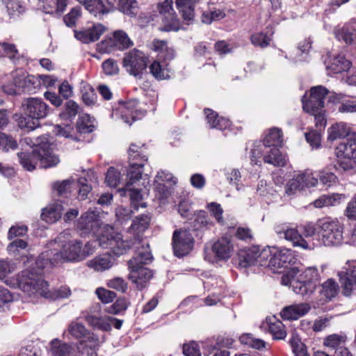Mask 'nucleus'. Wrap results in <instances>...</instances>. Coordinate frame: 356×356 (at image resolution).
I'll list each match as a JSON object with an SVG mask.
<instances>
[{
  "label": "nucleus",
  "instance_id": "obj_1",
  "mask_svg": "<svg viewBox=\"0 0 356 356\" xmlns=\"http://www.w3.org/2000/svg\"><path fill=\"white\" fill-rule=\"evenodd\" d=\"M42 271V268L35 273L29 270L22 271L17 279L19 287L29 294L38 293L51 300L67 298L71 295V290L67 286H62L51 291L48 290V283L41 276Z\"/></svg>",
  "mask_w": 356,
  "mask_h": 356
},
{
  "label": "nucleus",
  "instance_id": "obj_2",
  "mask_svg": "<svg viewBox=\"0 0 356 356\" xmlns=\"http://www.w3.org/2000/svg\"><path fill=\"white\" fill-rule=\"evenodd\" d=\"M320 280V275L315 267H308L300 271L297 267H292L281 277V284L290 286L296 294L309 298L315 291Z\"/></svg>",
  "mask_w": 356,
  "mask_h": 356
},
{
  "label": "nucleus",
  "instance_id": "obj_3",
  "mask_svg": "<svg viewBox=\"0 0 356 356\" xmlns=\"http://www.w3.org/2000/svg\"><path fill=\"white\" fill-rule=\"evenodd\" d=\"M17 156L22 166L28 171L35 170L38 162L43 168L54 167L60 162L58 156L54 153L51 144L47 141H42L31 152H19Z\"/></svg>",
  "mask_w": 356,
  "mask_h": 356
},
{
  "label": "nucleus",
  "instance_id": "obj_4",
  "mask_svg": "<svg viewBox=\"0 0 356 356\" xmlns=\"http://www.w3.org/2000/svg\"><path fill=\"white\" fill-rule=\"evenodd\" d=\"M83 243L80 240H72L65 242L60 251L47 250L38 257L36 264L38 268H44L46 266L56 265L63 261H79L84 259L81 252Z\"/></svg>",
  "mask_w": 356,
  "mask_h": 356
},
{
  "label": "nucleus",
  "instance_id": "obj_5",
  "mask_svg": "<svg viewBox=\"0 0 356 356\" xmlns=\"http://www.w3.org/2000/svg\"><path fill=\"white\" fill-rule=\"evenodd\" d=\"M320 229L321 241L325 246L331 247L339 245L343 240V227L339 220L326 218L317 222Z\"/></svg>",
  "mask_w": 356,
  "mask_h": 356
},
{
  "label": "nucleus",
  "instance_id": "obj_6",
  "mask_svg": "<svg viewBox=\"0 0 356 356\" xmlns=\"http://www.w3.org/2000/svg\"><path fill=\"white\" fill-rule=\"evenodd\" d=\"M110 229L113 231L112 227ZM140 243L141 240L136 238L134 241L123 240L120 234H115L113 232L102 234L99 238V245L103 248H110L117 257L122 255L131 248Z\"/></svg>",
  "mask_w": 356,
  "mask_h": 356
},
{
  "label": "nucleus",
  "instance_id": "obj_7",
  "mask_svg": "<svg viewBox=\"0 0 356 356\" xmlns=\"http://www.w3.org/2000/svg\"><path fill=\"white\" fill-rule=\"evenodd\" d=\"M134 45L133 41L124 30H115L111 37L102 40L97 44V49L102 53H111L114 50L123 51Z\"/></svg>",
  "mask_w": 356,
  "mask_h": 356
},
{
  "label": "nucleus",
  "instance_id": "obj_8",
  "mask_svg": "<svg viewBox=\"0 0 356 356\" xmlns=\"http://www.w3.org/2000/svg\"><path fill=\"white\" fill-rule=\"evenodd\" d=\"M270 259L268 264V267L274 273L284 274L297 261L296 256L294 252L290 249H281L277 250L273 255H270Z\"/></svg>",
  "mask_w": 356,
  "mask_h": 356
},
{
  "label": "nucleus",
  "instance_id": "obj_9",
  "mask_svg": "<svg viewBox=\"0 0 356 356\" xmlns=\"http://www.w3.org/2000/svg\"><path fill=\"white\" fill-rule=\"evenodd\" d=\"M329 90L323 86H316L311 88L310 95L305 99L306 95L302 97V108L308 113L321 112L325 106V99Z\"/></svg>",
  "mask_w": 356,
  "mask_h": 356
},
{
  "label": "nucleus",
  "instance_id": "obj_10",
  "mask_svg": "<svg viewBox=\"0 0 356 356\" xmlns=\"http://www.w3.org/2000/svg\"><path fill=\"white\" fill-rule=\"evenodd\" d=\"M147 58L142 51L134 49L125 54L122 65L129 74L141 77L147 67Z\"/></svg>",
  "mask_w": 356,
  "mask_h": 356
},
{
  "label": "nucleus",
  "instance_id": "obj_11",
  "mask_svg": "<svg viewBox=\"0 0 356 356\" xmlns=\"http://www.w3.org/2000/svg\"><path fill=\"white\" fill-rule=\"evenodd\" d=\"M172 4V0H165L157 4L158 10L163 15V25L159 28L161 31L170 32L179 30V20L175 15Z\"/></svg>",
  "mask_w": 356,
  "mask_h": 356
},
{
  "label": "nucleus",
  "instance_id": "obj_12",
  "mask_svg": "<svg viewBox=\"0 0 356 356\" xmlns=\"http://www.w3.org/2000/svg\"><path fill=\"white\" fill-rule=\"evenodd\" d=\"M270 255L269 249H263L261 251L258 247H252L240 252L238 264L243 268H247L252 265L264 266L266 264V260Z\"/></svg>",
  "mask_w": 356,
  "mask_h": 356
},
{
  "label": "nucleus",
  "instance_id": "obj_13",
  "mask_svg": "<svg viewBox=\"0 0 356 356\" xmlns=\"http://www.w3.org/2000/svg\"><path fill=\"white\" fill-rule=\"evenodd\" d=\"M194 245V238L186 229H176L172 235V247L174 254L178 257L187 255Z\"/></svg>",
  "mask_w": 356,
  "mask_h": 356
},
{
  "label": "nucleus",
  "instance_id": "obj_14",
  "mask_svg": "<svg viewBox=\"0 0 356 356\" xmlns=\"http://www.w3.org/2000/svg\"><path fill=\"white\" fill-rule=\"evenodd\" d=\"M22 108L26 116L36 120L45 118L50 110L49 106L42 99L37 97L24 99L22 103Z\"/></svg>",
  "mask_w": 356,
  "mask_h": 356
},
{
  "label": "nucleus",
  "instance_id": "obj_15",
  "mask_svg": "<svg viewBox=\"0 0 356 356\" xmlns=\"http://www.w3.org/2000/svg\"><path fill=\"white\" fill-rule=\"evenodd\" d=\"M138 101L131 99L126 102H120L115 114L119 115L124 122L129 125L145 115V111L137 108Z\"/></svg>",
  "mask_w": 356,
  "mask_h": 356
},
{
  "label": "nucleus",
  "instance_id": "obj_16",
  "mask_svg": "<svg viewBox=\"0 0 356 356\" xmlns=\"http://www.w3.org/2000/svg\"><path fill=\"white\" fill-rule=\"evenodd\" d=\"M134 261H128L129 274L128 278L134 283L140 290L146 286L147 283L153 277L152 271L143 266H134Z\"/></svg>",
  "mask_w": 356,
  "mask_h": 356
},
{
  "label": "nucleus",
  "instance_id": "obj_17",
  "mask_svg": "<svg viewBox=\"0 0 356 356\" xmlns=\"http://www.w3.org/2000/svg\"><path fill=\"white\" fill-rule=\"evenodd\" d=\"M100 309L101 305L99 303L93 305L89 311L83 312V318L94 329L109 331L111 330L112 326L109 323L108 316H97L94 314L95 312H99Z\"/></svg>",
  "mask_w": 356,
  "mask_h": 356
},
{
  "label": "nucleus",
  "instance_id": "obj_18",
  "mask_svg": "<svg viewBox=\"0 0 356 356\" xmlns=\"http://www.w3.org/2000/svg\"><path fill=\"white\" fill-rule=\"evenodd\" d=\"M343 293L349 296L356 287V265H348L345 270L338 273Z\"/></svg>",
  "mask_w": 356,
  "mask_h": 356
},
{
  "label": "nucleus",
  "instance_id": "obj_19",
  "mask_svg": "<svg viewBox=\"0 0 356 356\" xmlns=\"http://www.w3.org/2000/svg\"><path fill=\"white\" fill-rule=\"evenodd\" d=\"M335 154L338 159H356V134L340 143L335 148Z\"/></svg>",
  "mask_w": 356,
  "mask_h": 356
},
{
  "label": "nucleus",
  "instance_id": "obj_20",
  "mask_svg": "<svg viewBox=\"0 0 356 356\" xmlns=\"http://www.w3.org/2000/svg\"><path fill=\"white\" fill-rule=\"evenodd\" d=\"M276 232L280 234L281 237H284L287 241H291L293 246L300 247L304 250L310 248L307 241L303 238L302 236L296 228L277 227L276 228Z\"/></svg>",
  "mask_w": 356,
  "mask_h": 356
},
{
  "label": "nucleus",
  "instance_id": "obj_21",
  "mask_svg": "<svg viewBox=\"0 0 356 356\" xmlns=\"http://www.w3.org/2000/svg\"><path fill=\"white\" fill-rule=\"evenodd\" d=\"M211 250L217 259L227 260L232 256L234 246L229 238L223 236L213 244Z\"/></svg>",
  "mask_w": 356,
  "mask_h": 356
},
{
  "label": "nucleus",
  "instance_id": "obj_22",
  "mask_svg": "<svg viewBox=\"0 0 356 356\" xmlns=\"http://www.w3.org/2000/svg\"><path fill=\"white\" fill-rule=\"evenodd\" d=\"M106 28L102 24H94L91 28L74 31L76 38L83 43H90L97 40L104 33Z\"/></svg>",
  "mask_w": 356,
  "mask_h": 356
},
{
  "label": "nucleus",
  "instance_id": "obj_23",
  "mask_svg": "<svg viewBox=\"0 0 356 356\" xmlns=\"http://www.w3.org/2000/svg\"><path fill=\"white\" fill-rule=\"evenodd\" d=\"M116 263V258L110 253L96 256L88 262L89 268L97 272H103L110 269Z\"/></svg>",
  "mask_w": 356,
  "mask_h": 356
},
{
  "label": "nucleus",
  "instance_id": "obj_24",
  "mask_svg": "<svg viewBox=\"0 0 356 356\" xmlns=\"http://www.w3.org/2000/svg\"><path fill=\"white\" fill-rule=\"evenodd\" d=\"M99 213L89 209L79 218L77 227L85 232H95L99 226Z\"/></svg>",
  "mask_w": 356,
  "mask_h": 356
},
{
  "label": "nucleus",
  "instance_id": "obj_25",
  "mask_svg": "<svg viewBox=\"0 0 356 356\" xmlns=\"http://www.w3.org/2000/svg\"><path fill=\"white\" fill-rule=\"evenodd\" d=\"M310 309L311 307L308 303L291 305L284 307L280 315L286 320H297L307 314Z\"/></svg>",
  "mask_w": 356,
  "mask_h": 356
},
{
  "label": "nucleus",
  "instance_id": "obj_26",
  "mask_svg": "<svg viewBox=\"0 0 356 356\" xmlns=\"http://www.w3.org/2000/svg\"><path fill=\"white\" fill-rule=\"evenodd\" d=\"M136 248L135 256L128 261H134V266H143V265L149 264L153 257L149 249L148 243H144L142 241L140 244L134 246Z\"/></svg>",
  "mask_w": 356,
  "mask_h": 356
},
{
  "label": "nucleus",
  "instance_id": "obj_27",
  "mask_svg": "<svg viewBox=\"0 0 356 356\" xmlns=\"http://www.w3.org/2000/svg\"><path fill=\"white\" fill-rule=\"evenodd\" d=\"M63 211L64 208L61 203L56 202L42 210L41 218L47 222L54 223L61 218Z\"/></svg>",
  "mask_w": 356,
  "mask_h": 356
},
{
  "label": "nucleus",
  "instance_id": "obj_28",
  "mask_svg": "<svg viewBox=\"0 0 356 356\" xmlns=\"http://www.w3.org/2000/svg\"><path fill=\"white\" fill-rule=\"evenodd\" d=\"M68 332L72 337L77 339L90 341H95L93 334L83 323L72 321L68 326Z\"/></svg>",
  "mask_w": 356,
  "mask_h": 356
},
{
  "label": "nucleus",
  "instance_id": "obj_29",
  "mask_svg": "<svg viewBox=\"0 0 356 356\" xmlns=\"http://www.w3.org/2000/svg\"><path fill=\"white\" fill-rule=\"evenodd\" d=\"M336 38L351 44L356 42V22L344 25L336 32Z\"/></svg>",
  "mask_w": 356,
  "mask_h": 356
},
{
  "label": "nucleus",
  "instance_id": "obj_30",
  "mask_svg": "<svg viewBox=\"0 0 356 356\" xmlns=\"http://www.w3.org/2000/svg\"><path fill=\"white\" fill-rule=\"evenodd\" d=\"M346 198L344 194L332 193L331 195H323L314 202L316 208L323 207H331L339 204Z\"/></svg>",
  "mask_w": 356,
  "mask_h": 356
},
{
  "label": "nucleus",
  "instance_id": "obj_31",
  "mask_svg": "<svg viewBox=\"0 0 356 356\" xmlns=\"http://www.w3.org/2000/svg\"><path fill=\"white\" fill-rule=\"evenodd\" d=\"M83 6L91 15L99 19L110 12V8L102 0H88Z\"/></svg>",
  "mask_w": 356,
  "mask_h": 356
},
{
  "label": "nucleus",
  "instance_id": "obj_32",
  "mask_svg": "<svg viewBox=\"0 0 356 356\" xmlns=\"http://www.w3.org/2000/svg\"><path fill=\"white\" fill-rule=\"evenodd\" d=\"M327 133V140L334 141L348 136L350 133V128L345 122H339L330 127Z\"/></svg>",
  "mask_w": 356,
  "mask_h": 356
},
{
  "label": "nucleus",
  "instance_id": "obj_33",
  "mask_svg": "<svg viewBox=\"0 0 356 356\" xmlns=\"http://www.w3.org/2000/svg\"><path fill=\"white\" fill-rule=\"evenodd\" d=\"M16 84L19 86L22 92H31L35 88V78L32 75H26L23 72H15Z\"/></svg>",
  "mask_w": 356,
  "mask_h": 356
},
{
  "label": "nucleus",
  "instance_id": "obj_34",
  "mask_svg": "<svg viewBox=\"0 0 356 356\" xmlns=\"http://www.w3.org/2000/svg\"><path fill=\"white\" fill-rule=\"evenodd\" d=\"M343 95L341 94H334L330 96V100L334 103H340L338 111L341 113H356V100H344L341 102Z\"/></svg>",
  "mask_w": 356,
  "mask_h": 356
},
{
  "label": "nucleus",
  "instance_id": "obj_35",
  "mask_svg": "<svg viewBox=\"0 0 356 356\" xmlns=\"http://www.w3.org/2000/svg\"><path fill=\"white\" fill-rule=\"evenodd\" d=\"M143 165L144 164L143 163H135L134 161H130L127 175L128 180L126 185H127V186L133 185L141 179L143 172Z\"/></svg>",
  "mask_w": 356,
  "mask_h": 356
},
{
  "label": "nucleus",
  "instance_id": "obj_36",
  "mask_svg": "<svg viewBox=\"0 0 356 356\" xmlns=\"http://www.w3.org/2000/svg\"><path fill=\"white\" fill-rule=\"evenodd\" d=\"M152 49L158 52L159 56L164 60H171L174 58L173 49L168 47L165 40H154L152 43Z\"/></svg>",
  "mask_w": 356,
  "mask_h": 356
},
{
  "label": "nucleus",
  "instance_id": "obj_37",
  "mask_svg": "<svg viewBox=\"0 0 356 356\" xmlns=\"http://www.w3.org/2000/svg\"><path fill=\"white\" fill-rule=\"evenodd\" d=\"M347 337L344 334H332L325 338L323 345L337 351L338 349L345 348Z\"/></svg>",
  "mask_w": 356,
  "mask_h": 356
},
{
  "label": "nucleus",
  "instance_id": "obj_38",
  "mask_svg": "<svg viewBox=\"0 0 356 356\" xmlns=\"http://www.w3.org/2000/svg\"><path fill=\"white\" fill-rule=\"evenodd\" d=\"M282 143V132L278 128H272L264 139V145L266 147H277Z\"/></svg>",
  "mask_w": 356,
  "mask_h": 356
},
{
  "label": "nucleus",
  "instance_id": "obj_39",
  "mask_svg": "<svg viewBox=\"0 0 356 356\" xmlns=\"http://www.w3.org/2000/svg\"><path fill=\"white\" fill-rule=\"evenodd\" d=\"M74 348L72 346L61 343L58 339L51 341V352L53 356H73Z\"/></svg>",
  "mask_w": 356,
  "mask_h": 356
},
{
  "label": "nucleus",
  "instance_id": "obj_40",
  "mask_svg": "<svg viewBox=\"0 0 356 356\" xmlns=\"http://www.w3.org/2000/svg\"><path fill=\"white\" fill-rule=\"evenodd\" d=\"M264 161L274 166H284L286 162L277 147L271 148L270 152L264 156Z\"/></svg>",
  "mask_w": 356,
  "mask_h": 356
},
{
  "label": "nucleus",
  "instance_id": "obj_41",
  "mask_svg": "<svg viewBox=\"0 0 356 356\" xmlns=\"http://www.w3.org/2000/svg\"><path fill=\"white\" fill-rule=\"evenodd\" d=\"M351 63L343 56L335 57L330 64L327 65V69L334 74L341 73L350 69Z\"/></svg>",
  "mask_w": 356,
  "mask_h": 356
},
{
  "label": "nucleus",
  "instance_id": "obj_42",
  "mask_svg": "<svg viewBox=\"0 0 356 356\" xmlns=\"http://www.w3.org/2000/svg\"><path fill=\"white\" fill-rule=\"evenodd\" d=\"M10 18H17L25 11L24 4L19 0H2Z\"/></svg>",
  "mask_w": 356,
  "mask_h": 356
},
{
  "label": "nucleus",
  "instance_id": "obj_43",
  "mask_svg": "<svg viewBox=\"0 0 356 356\" xmlns=\"http://www.w3.org/2000/svg\"><path fill=\"white\" fill-rule=\"evenodd\" d=\"M43 10L47 13H63L67 6V0H42Z\"/></svg>",
  "mask_w": 356,
  "mask_h": 356
},
{
  "label": "nucleus",
  "instance_id": "obj_44",
  "mask_svg": "<svg viewBox=\"0 0 356 356\" xmlns=\"http://www.w3.org/2000/svg\"><path fill=\"white\" fill-rule=\"evenodd\" d=\"M213 227V223L210 220L205 211H200L196 214L193 221V228L195 230H207Z\"/></svg>",
  "mask_w": 356,
  "mask_h": 356
},
{
  "label": "nucleus",
  "instance_id": "obj_45",
  "mask_svg": "<svg viewBox=\"0 0 356 356\" xmlns=\"http://www.w3.org/2000/svg\"><path fill=\"white\" fill-rule=\"evenodd\" d=\"M118 9L131 17H136L138 12V3L136 0H119Z\"/></svg>",
  "mask_w": 356,
  "mask_h": 356
},
{
  "label": "nucleus",
  "instance_id": "obj_46",
  "mask_svg": "<svg viewBox=\"0 0 356 356\" xmlns=\"http://www.w3.org/2000/svg\"><path fill=\"white\" fill-rule=\"evenodd\" d=\"M338 291V284L333 279H328L322 284L320 292L326 300H330L337 295Z\"/></svg>",
  "mask_w": 356,
  "mask_h": 356
},
{
  "label": "nucleus",
  "instance_id": "obj_47",
  "mask_svg": "<svg viewBox=\"0 0 356 356\" xmlns=\"http://www.w3.org/2000/svg\"><path fill=\"white\" fill-rule=\"evenodd\" d=\"M76 129L81 134H88L93 131V121L89 115L83 113L79 116Z\"/></svg>",
  "mask_w": 356,
  "mask_h": 356
},
{
  "label": "nucleus",
  "instance_id": "obj_48",
  "mask_svg": "<svg viewBox=\"0 0 356 356\" xmlns=\"http://www.w3.org/2000/svg\"><path fill=\"white\" fill-rule=\"evenodd\" d=\"M124 194L130 197L131 204L134 209H138L139 207H145L146 204L141 202L142 195L138 189L131 188V186L125 185Z\"/></svg>",
  "mask_w": 356,
  "mask_h": 356
},
{
  "label": "nucleus",
  "instance_id": "obj_49",
  "mask_svg": "<svg viewBox=\"0 0 356 356\" xmlns=\"http://www.w3.org/2000/svg\"><path fill=\"white\" fill-rule=\"evenodd\" d=\"M298 179H300V186L303 189L305 187L310 188L316 186L318 179L314 177L312 172L305 170L296 175Z\"/></svg>",
  "mask_w": 356,
  "mask_h": 356
},
{
  "label": "nucleus",
  "instance_id": "obj_50",
  "mask_svg": "<svg viewBox=\"0 0 356 356\" xmlns=\"http://www.w3.org/2000/svg\"><path fill=\"white\" fill-rule=\"evenodd\" d=\"M270 333L274 339H283L286 335L284 324L279 320L270 323L268 326Z\"/></svg>",
  "mask_w": 356,
  "mask_h": 356
},
{
  "label": "nucleus",
  "instance_id": "obj_51",
  "mask_svg": "<svg viewBox=\"0 0 356 356\" xmlns=\"http://www.w3.org/2000/svg\"><path fill=\"white\" fill-rule=\"evenodd\" d=\"M64 107L65 111L60 114L64 119L74 118L79 111V105L72 100L67 101Z\"/></svg>",
  "mask_w": 356,
  "mask_h": 356
},
{
  "label": "nucleus",
  "instance_id": "obj_52",
  "mask_svg": "<svg viewBox=\"0 0 356 356\" xmlns=\"http://www.w3.org/2000/svg\"><path fill=\"white\" fill-rule=\"evenodd\" d=\"M250 40L254 46L265 48L270 44L271 38L263 33H256L252 35Z\"/></svg>",
  "mask_w": 356,
  "mask_h": 356
},
{
  "label": "nucleus",
  "instance_id": "obj_53",
  "mask_svg": "<svg viewBox=\"0 0 356 356\" xmlns=\"http://www.w3.org/2000/svg\"><path fill=\"white\" fill-rule=\"evenodd\" d=\"M149 218L147 215H141L136 217L133 221L131 229L134 231L141 232L145 231L149 226Z\"/></svg>",
  "mask_w": 356,
  "mask_h": 356
},
{
  "label": "nucleus",
  "instance_id": "obj_54",
  "mask_svg": "<svg viewBox=\"0 0 356 356\" xmlns=\"http://www.w3.org/2000/svg\"><path fill=\"white\" fill-rule=\"evenodd\" d=\"M17 143L11 136L5 134H0V150L2 152H8L10 149H15Z\"/></svg>",
  "mask_w": 356,
  "mask_h": 356
},
{
  "label": "nucleus",
  "instance_id": "obj_55",
  "mask_svg": "<svg viewBox=\"0 0 356 356\" xmlns=\"http://www.w3.org/2000/svg\"><path fill=\"white\" fill-rule=\"evenodd\" d=\"M319 181L327 187H330L337 182V177L331 172L321 170L318 174Z\"/></svg>",
  "mask_w": 356,
  "mask_h": 356
},
{
  "label": "nucleus",
  "instance_id": "obj_56",
  "mask_svg": "<svg viewBox=\"0 0 356 356\" xmlns=\"http://www.w3.org/2000/svg\"><path fill=\"white\" fill-rule=\"evenodd\" d=\"M107 286L122 293H124L127 289V283L123 278L120 277L109 280L107 282Z\"/></svg>",
  "mask_w": 356,
  "mask_h": 356
},
{
  "label": "nucleus",
  "instance_id": "obj_57",
  "mask_svg": "<svg viewBox=\"0 0 356 356\" xmlns=\"http://www.w3.org/2000/svg\"><path fill=\"white\" fill-rule=\"evenodd\" d=\"M120 181V173L111 167L106 173V182L111 187H116Z\"/></svg>",
  "mask_w": 356,
  "mask_h": 356
},
{
  "label": "nucleus",
  "instance_id": "obj_58",
  "mask_svg": "<svg viewBox=\"0 0 356 356\" xmlns=\"http://www.w3.org/2000/svg\"><path fill=\"white\" fill-rule=\"evenodd\" d=\"M96 294L98 298L103 303H109L114 300L116 298V293L112 291L105 289L104 288H98L96 289Z\"/></svg>",
  "mask_w": 356,
  "mask_h": 356
},
{
  "label": "nucleus",
  "instance_id": "obj_59",
  "mask_svg": "<svg viewBox=\"0 0 356 356\" xmlns=\"http://www.w3.org/2000/svg\"><path fill=\"white\" fill-rule=\"evenodd\" d=\"M102 69L106 75L110 76L117 74L119 72L117 62L112 58H108L103 62Z\"/></svg>",
  "mask_w": 356,
  "mask_h": 356
},
{
  "label": "nucleus",
  "instance_id": "obj_60",
  "mask_svg": "<svg viewBox=\"0 0 356 356\" xmlns=\"http://www.w3.org/2000/svg\"><path fill=\"white\" fill-rule=\"evenodd\" d=\"M81 15L80 8L75 7L72 8L70 12L63 17V21L66 26L72 27L76 24V20Z\"/></svg>",
  "mask_w": 356,
  "mask_h": 356
},
{
  "label": "nucleus",
  "instance_id": "obj_61",
  "mask_svg": "<svg viewBox=\"0 0 356 356\" xmlns=\"http://www.w3.org/2000/svg\"><path fill=\"white\" fill-rule=\"evenodd\" d=\"M290 344L293 353L296 356H307L305 353V345L298 337H293L290 339Z\"/></svg>",
  "mask_w": 356,
  "mask_h": 356
},
{
  "label": "nucleus",
  "instance_id": "obj_62",
  "mask_svg": "<svg viewBox=\"0 0 356 356\" xmlns=\"http://www.w3.org/2000/svg\"><path fill=\"white\" fill-rule=\"evenodd\" d=\"M301 190L302 188L300 186V179H298L296 176L290 179L285 186V193L289 196L293 195Z\"/></svg>",
  "mask_w": 356,
  "mask_h": 356
},
{
  "label": "nucleus",
  "instance_id": "obj_63",
  "mask_svg": "<svg viewBox=\"0 0 356 356\" xmlns=\"http://www.w3.org/2000/svg\"><path fill=\"white\" fill-rule=\"evenodd\" d=\"M344 215L349 220L356 221V197L355 196L348 202Z\"/></svg>",
  "mask_w": 356,
  "mask_h": 356
},
{
  "label": "nucleus",
  "instance_id": "obj_64",
  "mask_svg": "<svg viewBox=\"0 0 356 356\" xmlns=\"http://www.w3.org/2000/svg\"><path fill=\"white\" fill-rule=\"evenodd\" d=\"M183 353L185 356H201L199 346L194 341L183 346Z\"/></svg>",
  "mask_w": 356,
  "mask_h": 356
}]
</instances>
